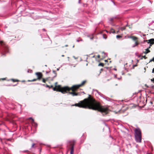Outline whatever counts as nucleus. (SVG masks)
I'll return each instance as SVG.
<instances>
[{
	"label": "nucleus",
	"instance_id": "8",
	"mask_svg": "<svg viewBox=\"0 0 154 154\" xmlns=\"http://www.w3.org/2000/svg\"><path fill=\"white\" fill-rule=\"evenodd\" d=\"M101 95H103L102 97L104 99H105V100H106L108 101H111V102L112 101V99H110V98L106 97V96H105L103 94H101Z\"/></svg>",
	"mask_w": 154,
	"mask_h": 154
},
{
	"label": "nucleus",
	"instance_id": "28",
	"mask_svg": "<svg viewBox=\"0 0 154 154\" xmlns=\"http://www.w3.org/2000/svg\"><path fill=\"white\" fill-rule=\"evenodd\" d=\"M154 57H153L152 59L150 60V61L149 62H151L153 61V60H154Z\"/></svg>",
	"mask_w": 154,
	"mask_h": 154
},
{
	"label": "nucleus",
	"instance_id": "48",
	"mask_svg": "<svg viewBox=\"0 0 154 154\" xmlns=\"http://www.w3.org/2000/svg\"><path fill=\"white\" fill-rule=\"evenodd\" d=\"M114 70H116V69H114Z\"/></svg>",
	"mask_w": 154,
	"mask_h": 154
},
{
	"label": "nucleus",
	"instance_id": "22",
	"mask_svg": "<svg viewBox=\"0 0 154 154\" xmlns=\"http://www.w3.org/2000/svg\"><path fill=\"white\" fill-rule=\"evenodd\" d=\"M125 27H122L120 28V29L122 31H123V30H125Z\"/></svg>",
	"mask_w": 154,
	"mask_h": 154
},
{
	"label": "nucleus",
	"instance_id": "29",
	"mask_svg": "<svg viewBox=\"0 0 154 154\" xmlns=\"http://www.w3.org/2000/svg\"><path fill=\"white\" fill-rule=\"evenodd\" d=\"M37 79H33V80H32L31 81V82L35 81H36Z\"/></svg>",
	"mask_w": 154,
	"mask_h": 154
},
{
	"label": "nucleus",
	"instance_id": "42",
	"mask_svg": "<svg viewBox=\"0 0 154 154\" xmlns=\"http://www.w3.org/2000/svg\"><path fill=\"white\" fill-rule=\"evenodd\" d=\"M103 70V69H100V70L102 71V70Z\"/></svg>",
	"mask_w": 154,
	"mask_h": 154
},
{
	"label": "nucleus",
	"instance_id": "3",
	"mask_svg": "<svg viewBox=\"0 0 154 154\" xmlns=\"http://www.w3.org/2000/svg\"><path fill=\"white\" fill-rule=\"evenodd\" d=\"M86 81H83L82 83L80 84L77 85H74L71 88H70V90H72V92H69V94H71L72 96H77L78 94L75 93L74 91L77 89L79 87L83 85L86 82Z\"/></svg>",
	"mask_w": 154,
	"mask_h": 154
},
{
	"label": "nucleus",
	"instance_id": "20",
	"mask_svg": "<svg viewBox=\"0 0 154 154\" xmlns=\"http://www.w3.org/2000/svg\"><path fill=\"white\" fill-rule=\"evenodd\" d=\"M103 65H104L103 63H100L98 65V66H103Z\"/></svg>",
	"mask_w": 154,
	"mask_h": 154
},
{
	"label": "nucleus",
	"instance_id": "10",
	"mask_svg": "<svg viewBox=\"0 0 154 154\" xmlns=\"http://www.w3.org/2000/svg\"><path fill=\"white\" fill-rule=\"evenodd\" d=\"M128 38L132 39L134 41H136L137 39V37L134 36H130L128 37Z\"/></svg>",
	"mask_w": 154,
	"mask_h": 154
},
{
	"label": "nucleus",
	"instance_id": "12",
	"mask_svg": "<svg viewBox=\"0 0 154 154\" xmlns=\"http://www.w3.org/2000/svg\"><path fill=\"white\" fill-rule=\"evenodd\" d=\"M139 44V43L137 41H136L135 42V44L134 45L132 46V48H134L135 47H136V46H137V45H138Z\"/></svg>",
	"mask_w": 154,
	"mask_h": 154
},
{
	"label": "nucleus",
	"instance_id": "17",
	"mask_svg": "<svg viewBox=\"0 0 154 154\" xmlns=\"http://www.w3.org/2000/svg\"><path fill=\"white\" fill-rule=\"evenodd\" d=\"M82 39H81L80 38H79L78 39H77L76 40V41L79 42L80 41H82Z\"/></svg>",
	"mask_w": 154,
	"mask_h": 154
},
{
	"label": "nucleus",
	"instance_id": "37",
	"mask_svg": "<svg viewBox=\"0 0 154 154\" xmlns=\"http://www.w3.org/2000/svg\"><path fill=\"white\" fill-rule=\"evenodd\" d=\"M97 57L98 58H99L100 57V55H98L97 56Z\"/></svg>",
	"mask_w": 154,
	"mask_h": 154
},
{
	"label": "nucleus",
	"instance_id": "50",
	"mask_svg": "<svg viewBox=\"0 0 154 154\" xmlns=\"http://www.w3.org/2000/svg\"><path fill=\"white\" fill-rule=\"evenodd\" d=\"M57 70H59V69H57Z\"/></svg>",
	"mask_w": 154,
	"mask_h": 154
},
{
	"label": "nucleus",
	"instance_id": "23",
	"mask_svg": "<svg viewBox=\"0 0 154 154\" xmlns=\"http://www.w3.org/2000/svg\"><path fill=\"white\" fill-rule=\"evenodd\" d=\"M11 80H12L13 82H14L18 81L17 80L15 79H12Z\"/></svg>",
	"mask_w": 154,
	"mask_h": 154
},
{
	"label": "nucleus",
	"instance_id": "18",
	"mask_svg": "<svg viewBox=\"0 0 154 154\" xmlns=\"http://www.w3.org/2000/svg\"><path fill=\"white\" fill-rule=\"evenodd\" d=\"M48 79V78H47L46 79H43V80H42V82H44V83H45V82H46V80H47Z\"/></svg>",
	"mask_w": 154,
	"mask_h": 154
},
{
	"label": "nucleus",
	"instance_id": "1",
	"mask_svg": "<svg viewBox=\"0 0 154 154\" xmlns=\"http://www.w3.org/2000/svg\"><path fill=\"white\" fill-rule=\"evenodd\" d=\"M80 108H88L94 110H97L102 113L104 115L108 113L107 108L101 106L100 104L93 99L88 100L85 99L84 100L80 101L78 103L73 105Z\"/></svg>",
	"mask_w": 154,
	"mask_h": 154
},
{
	"label": "nucleus",
	"instance_id": "43",
	"mask_svg": "<svg viewBox=\"0 0 154 154\" xmlns=\"http://www.w3.org/2000/svg\"><path fill=\"white\" fill-rule=\"evenodd\" d=\"M64 55H62V57H64Z\"/></svg>",
	"mask_w": 154,
	"mask_h": 154
},
{
	"label": "nucleus",
	"instance_id": "39",
	"mask_svg": "<svg viewBox=\"0 0 154 154\" xmlns=\"http://www.w3.org/2000/svg\"><path fill=\"white\" fill-rule=\"evenodd\" d=\"M152 81H154V79H153L151 80Z\"/></svg>",
	"mask_w": 154,
	"mask_h": 154
},
{
	"label": "nucleus",
	"instance_id": "46",
	"mask_svg": "<svg viewBox=\"0 0 154 154\" xmlns=\"http://www.w3.org/2000/svg\"><path fill=\"white\" fill-rule=\"evenodd\" d=\"M67 46H68V45H65V46H66V47H67Z\"/></svg>",
	"mask_w": 154,
	"mask_h": 154
},
{
	"label": "nucleus",
	"instance_id": "40",
	"mask_svg": "<svg viewBox=\"0 0 154 154\" xmlns=\"http://www.w3.org/2000/svg\"><path fill=\"white\" fill-rule=\"evenodd\" d=\"M113 30V32H112L113 33H115V31H114V30L113 29H112Z\"/></svg>",
	"mask_w": 154,
	"mask_h": 154
},
{
	"label": "nucleus",
	"instance_id": "24",
	"mask_svg": "<svg viewBox=\"0 0 154 154\" xmlns=\"http://www.w3.org/2000/svg\"><path fill=\"white\" fill-rule=\"evenodd\" d=\"M29 119H31L32 121V122H34V120L32 117H30V118H29Z\"/></svg>",
	"mask_w": 154,
	"mask_h": 154
},
{
	"label": "nucleus",
	"instance_id": "11",
	"mask_svg": "<svg viewBox=\"0 0 154 154\" xmlns=\"http://www.w3.org/2000/svg\"><path fill=\"white\" fill-rule=\"evenodd\" d=\"M150 52V51L149 49V48H147L145 49V51L143 52V53L145 54H146Z\"/></svg>",
	"mask_w": 154,
	"mask_h": 154
},
{
	"label": "nucleus",
	"instance_id": "13",
	"mask_svg": "<svg viewBox=\"0 0 154 154\" xmlns=\"http://www.w3.org/2000/svg\"><path fill=\"white\" fill-rule=\"evenodd\" d=\"M32 123L33 125H34L35 128H36L37 126V124L34 122H32Z\"/></svg>",
	"mask_w": 154,
	"mask_h": 154
},
{
	"label": "nucleus",
	"instance_id": "36",
	"mask_svg": "<svg viewBox=\"0 0 154 154\" xmlns=\"http://www.w3.org/2000/svg\"><path fill=\"white\" fill-rule=\"evenodd\" d=\"M27 151H28L27 150H25V151H24L23 152H26Z\"/></svg>",
	"mask_w": 154,
	"mask_h": 154
},
{
	"label": "nucleus",
	"instance_id": "31",
	"mask_svg": "<svg viewBox=\"0 0 154 154\" xmlns=\"http://www.w3.org/2000/svg\"><path fill=\"white\" fill-rule=\"evenodd\" d=\"M150 40L151 41H153V42L154 43V38H152Z\"/></svg>",
	"mask_w": 154,
	"mask_h": 154
},
{
	"label": "nucleus",
	"instance_id": "30",
	"mask_svg": "<svg viewBox=\"0 0 154 154\" xmlns=\"http://www.w3.org/2000/svg\"><path fill=\"white\" fill-rule=\"evenodd\" d=\"M35 144L34 143H33V144H32V148H33V147H34V146L35 145Z\"/></svg>",
	"mask_w": 154,
	"mask_h": 154
},
{
	"label": "nucleus",
	"instance_id": "35",
	"mask_svg": "<svg viewBox=\"0 0 154 154\" xmlns=\"http://www.w3.org/2000/svg\"><path fill=\"white\" fill-rule=\"evenodd\" d=\"M152 72L153 73H154V68L152 69Z\"/></svg>",
	"mask_w": 154,
	"mask_h": 154
},
{
	"label": "nucleus",
	"instance_id": "49",
	"mask_svg": "<svg viewBox=\"0 0 154 154\" xmlns=\"http://www.w3.org/2000/svg\"><path fill=\"white\" fill-rule=\"evenodd\" d=\"M74 45H73V48H74Z\"/></svg>",
	"mask_w": 154,
	"mask_h": 154
},
{
	"label": "nucleus",
	"instance_id": "14",
	"mask_svg": "<svg viewBox=\"0 0 154 154\" xmlns=\"http://www.w3.org/2000/svg\"><path fill=\"white\" fill-rule=\"evenodd\" d=\"M102 54H103V57H106L107 56V54L106 53H104V52H102Z\"/></svg>",
	"mask_w": 154,
	"mask_h": 154
},
{
	"label": "nucleus",
	"instance_id": "4",
	"mask_svg": "<svg viewBox=\"0 0 154 154\" xmlns=\"http://www.w3.org/2000/svg\"><path fill=\"white\" fill-rule=\"evenodd\" d=\"M0 46L2 47L0 49L2 56H4L5 54L8 52V47L2 41H0Z\"/></svg>",
	"mask_w": 154,
	"mask_h": 154
},
{
	"label": "nucleus",
	"instance_id": "55",
	"mask_svg": "<svg viewBox=\"0 0 154 154\" xmlns=\"http://www.w3.org/2000/svg\"><path fill=\"white\" fill-rule=\"evenodd\" d=\"M153 62H154V60H153Z\"/></svg>",
	"mask_w": 154,
	"mask_h": 154
},
{
	"label": "nucleus",
	"instance_id": "47",
	"mask_svg": "<svg viewBox=\"0 0 154 154\" xmlns=\"http://www.w3.org/2000/svg\"><path fill=\"white\" fill-rule=\"evenodd\" d=\"M13 85V86H15V85Z\"/></svg>",
	"mask_w": 154,
	"mask_h": 154
},
{
	"label": "nucleus",
	"instance_id": "38",
	"mask_svg": "<svg viewBox=\"0 0 154 154\" xmlns=\"http://www.w3.org/2000/svg\"><path fill=\"white\" fill-rule=\"evenodd\" d=\"M93 37H92L90 38L91 39H93Z\"/></svg>",
	"mask_w": 154,
	"mask_h": 154
},
{
	"label": "nucleus",
	"instance_id": "44",
	"mask_svg": "<svg viewBox=\"0 0 154 154\" xmlns=\"http://www.w3.org/2000/svg\"><path fill=\"white\" fill-rule=\"evenodd\" d=\"M150 48V47L149 46V48H149H149Z\"/></svg>",
	"mask_w": 154,
	"mask_h": 154
},
{
	"label": "nucleus",
	"instance_id": "21",
	"mask_svg": "<svg viewBox=\"0 0 154 154\" xmlns=\"http://www.w3.org/2000/svg\"><path fill=\"white\" fill-rule=\"evenodd\" d=\"M46 87H48L49 88H52L53 87V85L49 86V85H47L46 86Z\"/></svg>",
	"mask_w": 154,
	"mask_h": 154
},
{
	"label": "nucleus",
	"instance_id": "26",
	"mask_svg": "<svg viewBox=\"0 0 154 154\" xmlns=\"http://www.w3.org/2000/svg\"><path fill=\"white\" fill-rule=\"evenodd\" d=\"M113 20V18H111L109 20L110 21V22H112Z\"/></svg>",
	"mask_w": 154,
	"mask_h": 154
},
{
	"label": "nucleus",
	"instance_id": "54",
	"mask_svg": "<svg viewBox=\"0 0 154 154\" xmlns=\"http://www.w3.org/2000/svg\"><path fill=\"white\" fill-rule=\"evenodd\" d=\"M83 142H81V143H82Z\"/></svg>",
	"mask_w": 154,
	"mask_h": 154
},
{
	"label": "nucleus",
	"instance_id": "32",
	"mask_svg": "<svg viewBox=\"0 0 154 154\" xmlns=\"http://www.w3.org/2000/svg\"><path fill=\"white\" fill-rule=\"evenodd\" d=\"M100 96H101V97H103V95H101V94H101V93H100V94H98Z\"/></svg>",
	"mask_w": 154,
	"mask_h": 154
},
{
	"label": "nucleus",
	"instance_id": "6",
	"mask_svg": "<svg viewBox=\"0 0 154 154\" xmlns=\"http://www.w3.org/2000/svg\"><path fill=\"white\" fill-rule=\"evenodd\" d=\"M75 141L72 140L69 142L71 146V148L70 154H73L74 152V145L75 143Z\"/></svg>",
	"mask_w": 154,
	"mask_h": 154
},
{
	"label": "nucleus",
	"instance_id": "5",
	"mask_svg": "<svg viewBox=\"0 0 154 154\" xmlns=\"http://www.w3.org/2000/svg\"><path fill=\"white\" fill-rule=\"evenodd\" d=\"M57 87H55V88H53V90L54 91H59L61 92L63 94L65 93H68L70 91V88L67 87H65L61 89L60 90H58L56 88Z\"/></svg>",
	"mask_w": 154,
	"mask_h": 154
},
{
	"label": "nucleus",
	"instance_id": "25",
	"mask_svg": "<svg viewBox=\"0 0 154 154\" xmlns=\"http://www.w3.org/2000/svg\"><path fill=\"white\" fill-rule=\"evenodd\" d=\"M121 36L120 35H117L116 36V38H121Z\"/></svg>",
	"mask_w": 154,
	"mask_h": 154
},
{
	"label": "nucleus",
	"instance_id": "15",
	"mask_svg": "<svg viewBox=\"0 0 154 154\" xmlns=\"http://www.w3.org/2000/svg\"><path fill=\"white\" fill-rule=\"evenodd\" d=\"M57 82H56V83H55V87H57L58 88H60V85H58L57 86Z\"/></svg>",
	"mask_w": 154,
	"mask_h": 154
},
{
	"label": "nucleus",
	"instance_id": "27",
	"mask_svg": "<svg viewBox=\"0 0 154 154\" xmlns=\"http://www.w3.org/2000/svg\"><path fill=\"white\" fill-rule=\"evenodd\" d=\"M142 57L144 58L145 59H146V58H147V57H146L145 55L143 56Z\"/></svg>",
	"mask_w": 154,
	"mask_h": 154
},
{
	"label": "nucleus",
	"instance_id": "51",
	"mask_svg": "<svg viewBox=\"0 0 154 154\" xmlns=\"http://www.w3.org/2000/svg\"><path fill=\"white\" fill-rule=\"evenodd\" d=\"M107 61V60H105V62H106V61Z\"/></svg>",
	"mask_w": 154,
	"mask_h": 154
},
{
	"label": "nucleus",
	"instance_id": "52",
	"mask_svg": "<svg viewBox=\"0 0 154 154\" xmlns=\"http://www.w3.org/2000/svg\"><path fill=\"white\" fill-rule=\"evenodd\" d=\"M145 35H143V36H145Z\"/></svg>",
	"mask_w": 154,
	"mask_h": 154
},
{
	"label": "nucleus",
	"instance_id": "45",
	"mask_svg": "<svg viewBox=\"0 0 154 154\" xmlns=\"http://www.w3.org/2000/svg\"><path fill=\"white\" fill-rule=\"evenodd\" d=\"M73 57H74V58H75V59H76V58H75V57L74 56H73Z\"/></svg>",
	"mask_w": 154,
	"mask_h": 154
},
{
	"label": "nucleus",
	"instance_id": "34",
	"mask_svg": "<svg viewBox=\"0 0 154 154\" xmlns=\"http://www.w3.org/2000/svg\"><path fill=\"white\" fill-rule=\"evenodd\" d=\"M103 37L104 38H105V39H106V38H107L106 36H104V35H103Z\"/></svg>",
	"mask_w": 154,
	"mask_h": 154
},
{
	"label": "nucleus",
	"instance_id": "7",
	"mask_svg": "<svg viewBox=\"0 0 154 154\" xmlns=\"http://www.w3.org/2000/svg\"><path fill=\"white\" fill-rule=\"evenodd\" d=\"M35 74L37 75L38 77L37 79H40L42 76V75L41 72H37Z\"/></svg>",
	"mask_w": 154,
	"mask_h": 154
},
{
	"label": "nucleus",
	"instance_id": "33",
	"mask_svg": "<svg viewBox=\"0 0 154 154\" xmlns=\"http://www.w3.org/2000/svg\"><path fill=\"white\" fill-rule=\"evenodd\" d=\"M149 92L151 93H152V94L154 93L152 91H149Z\"/></svg>",
	"mask_w": 154,
	"mask_h": 154
},
{
	"label": "nucleus",
	"instance_id": "41",
	"mask_svg": "<svg viewBox=\"0 0 154 154\" xmlns=\"http://www.w3.org/2000/svg\"><path fill=\"white\" fill-rule=\"evenodd\" d=\"M44 31H45V29H42Z\"/></svg>",
	"mask_w": 154,
	"mask_h": 154
},
{
	"label": "nucleus",
	"instance_id": "9",
	"mask_svg": "<svg viewBox=\"0 0 154 154\" xmlns=\"http://www.w3.org/2000/svg\"><path fill=\"white\" fill-rule=\"evenodd\" d=\"M150 39L148 40H146V41L148 43H150L149 46L151 47L152 45L154 44V43L153 42V41H150Z\"/></svg>",
	"mask_w": 154,
	"mask_h": 154
},
{
	"label": "nucleus",
	"instance_id": "19",
	"mask_svg": "<svg viewBox=\"0 0 154 154\" xmlns=\"http://www.w3.org/2000/svg\"><path fill=\"white\" fill-rule=\"evenodd\" d=\"M93 91H96L98 94H100V92H99L97 90L94 89Z\"/></svg>",
	"mask_w": 154,
	"mask_h": 154
},
{
	"label": "nucleus",
	"instance_id": "16",
	"mask_svg": "<svg viewBox=\"0 0 154 154\" xmlns=\"http://www.w3.org/2000/svg\"><path fill=\"white\" fill-rule=\"evenodd\" d=\"M53 72L54 74H55V75L54 76L53 78H54L55 77H56V76H57V74L56 73V72L55 71H53Z\"/></svg>",
	"mask_w": 154,
	"mask_h": 154
},
{
	"label": "nucleus",
	"instance_id": "2",
	"mask_svg": "<svg viewBox=\"0 0 154 154\" xmlns=\"http://www.w3.org/2000/svg\"><path fill=\"white\" fill-rule=\"evenodd\" d=\"M135 140L137 142L141 143V133L139 128H135L134 130Z\"/></svg>",
	"mask_w": 154,
	"mask_h": 154
},
{
	"label": "nucleus",
	"instance_id": "53",
	"mask_svg": "<svg viewBox=\"0 0 154 154\" xmlns=\"http://www.w3.org/2000/svg\"><path fill=\"white\" fill-rule=\"evenodd\" d=\"M136 66V65H134V66Z\"/></svg>",
	"mask_w": 154,
	"mask_h": 154
}]
</instances>
